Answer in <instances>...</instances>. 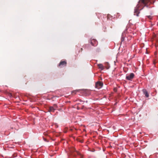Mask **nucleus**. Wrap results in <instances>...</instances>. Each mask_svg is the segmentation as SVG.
<instances>
[{"label": "nucleus", "mask_w": 158, "mask_h": 158, "mask_svg": "<svg viewBox=\"0 0 158 158\" xmlns=\"http://www.w3.org/2000/svg\"><path fill=\"white\" fill-rule=\"evenodd\" d=\"M57 108V106L56 105L54 106V107L50 106L49 108V111L50 112H54Z\"/></svg>", "instance_id": "6"}, {"label": "nucleus", "mask_w": 158, "mask_h": 158, "mask_svg": "<svg viewBox=\"0 0 158 158\" xmlns=\"http://www.w3.org/2000/svg\"><path fill=\"white\" fill-rule=\"evenodd\" d=\"M142 91L143 93V94L144 95H145V97L147 98L149 96V95L147 90L145 89H143L142 90Z\"/></svg>", "instance_id": "7"}, {"label": "nucleus", "mask_w": 158, "mask_h": 158, "mask_svg": "<svg viewBox=\"0 0 158 158\" xmlns=\"http://www.w3.org/2000/svg\"><path fill=\"white\" fill-rule=\"evenodd\" d=\"M66 64V62L65 61H61L59 64L58 66L60 67H62L65 66Z\"/></svg>", "instance_id": "5"}, {"label": "nucleus", "mask_w": 158, "mask_h": 158, "mask_svg": "<svg viewBox=\"0 0 158 158\" xmlns=\"http://www.w3.org/2000/svg\"><path fill=\"white\" fill-rule=\"evenodd\" d=\"M134 77V74L133 73H131L129 74H127L126 75V79L127 80L131 81Z\"/></svg>", "instance_id": "2"}, {"label": "nucleus", "mask_w": 158, "mask_h": 158, "mask_svg": "<svg viewBox=\"0 0 158 158\" xmlns=\"http://www.w3.org/2000/svg\"><path fill=\"white\" fill-rule=\"evenodd\" d=\"M125 32L124 31L122 34L121 38V40L122 42L124 41V39L125 38Z\"/></svg>", "instance_id": "8"}, {"label": "nucleus", "mask_w": 158, "mask_h": 158, "mask_svg": "<svg viewBox=\"0 0 158 158\" xmlns=\"http://www.w3.org/2000/svg\"><path fill=\"white\" fill-rule=\"evenodd\" d=\"M103 84L100 81H98L96 83V87L98 89L102 88L103 86Z\"/></svg>", "instance_id": "3"}, {"label": "nucleus", "mask_w": 158, "mask_h": 158, "mask_svg": "<svg viewBox=\"0 0 158 158\" xmlns=\"http://www.w3.org/2000/svg\"><path fill=\"white\" fill-rule=\"evenodd\" d=\"M77 90H75L74 91H73V92H72V93H75V94H76L77 92Z\"/></svg>", "instance_id": "11"}, {"label": "nucleus", "mask_w": 158, "mask_h": 158, "mask_svg": "<svg viewBox=\"0 0 158 158\" xmlns=\"http://www.w3.org/2000/svg\"><path fill=\"white\" fill-rule=\"evenodd\" d=\"M98 65L99 68L101 70L104 69V67L102 64H99Z\"/></svg>", "instance_id": "9"}, {"label": "nucleus", "mask_w": 158, "mask_h": 158, "mask_svg": "<svg viewBox=\"0 0 158 158\" xmlns=\"http://www.w3.org/2000/svg\"><path fill=\"white\" fill-rule=\"evenodd\" d=\"M90 43L92 46H96L98 44V42L95 39H92L91 40Z\"/></svg>", "instance_id": "4"}, {"label": "nucleus", "mask_w": 158, "mask_h": 158, "mask_svg": "<svg viewBox=\"0 0 158 158\" xmlns=\"http://www.w3.org/2000/svg\"><path fill=\"white\" fill-rule=\"evenodd\" d=\"M143 7L140 10H141L142 9H143Z\"/></svg>", "instance_id": "12"}, {"label": "nucleus", "mask_w": 158, "mask_h": 158, "mask_svg": "<svg viewBox=\"0 0 158 158\" xmlns=\"http://www.w3.org/2000/svg\"><path fill=\"white\" fill-rule=\"evenodd\" d=\"M147 17L150 19H152V17L151 15L147 16Z\"/></svg>", "instance_id": "10"}, {"label": "nucleus", "mask_w": 158, "mask_h": 158, "mask_svg": "<svg viewBox=\"0 0 158 158\" xmlns=\"http://www.w3.org/2000/svg\"><path fill=\"white\" fill-rule=\"evenodd\" d=\"M148 2V0H140L138 2V4L134 9V15L137 16H139V7L143 5H146Z\"/></svg>", "instance_id": "1"}]
</instances>
